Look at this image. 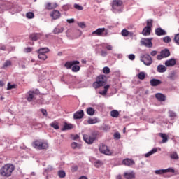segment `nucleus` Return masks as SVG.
Here are the masks:
<instances>
[{"instance_id":"obj_1","label":"nucleus","mask_w":179,"mask_h":179,"mask_svg":"<svg viewBox=\"0 0 179 179\" xmlns=\"http://www.w3.org/2000/svg\"><path fill=\"white\" fill-rule=\"evenodd\" d=\"M13 171H15V165L6 164L0 169V175L2 177H10Z\"/></svg>"},{"instance_id":"obj_2","label":"nucleus","mask_w":179,"mask_h":179,"mask_svg":"<svg viewBox=\"0 0 179 179\" xmlns=\"http://www.w3.org/2000/svg\"><path fill=\"white\" fill-rule=\"evenodd\" d=\"M92 36H98V37H106L108 36V31L106 28H98L92 33Z\"/></svg>"},{"instance_id":"obj_3","label":"nucleus","mask_w":179,"mask_h":179,"mask_svg":"<svg viewBox=\"0 0 179 179\" xmlns=\"http://www.w3.org/2000/svg\"><path fill=\"white\" fill-rule=\"evenodd\" d=\"M106 83L104 82V76L101 75L96 78V82H94L92 84V86L95 89H99V87H101V86H104Z\"/></svg>"},{"instance_id":"obj_4","label":"nucleus","mask_w":179,"mask_h":179,"mask_svg":"<svg viewBox=\"0 0 179 179\" xmlns=\"http://www.w3.org/2000/svg\"><path fill=\"white\" fill-rule=\"evenodd\" d=\"M35 149H39L40 150L43 149H47L48 148V144L38 140L35 141L33 143Z\"/></svg>"},{"instance_id":"obj_5","label":"nucleus","mask_w":179,"mask_h":179,"mask_svg":"<svg viewBox=\"0 0 179 179\" xmlns=\"http://www.w3.org/2000/svg\"><path fill=\"white\" fill-rule=\"evenodd\" d=\"M99 149V152L103 155H106L107 156H111L113 155V152L104 144H100Z\"/></svg>"},{"instance_id":"obj_6","label":"nucleus","mask_w":179,"mask_h":179,"mask_svg":"<svg viewBox=\"0 0 179 179\" xmlns=\"http://www.w3.org/2000/svg\"><path fill=\"white\" fill-rule=\"evenodd\" d=\"M121 6H122V1L121 0H113L112 2V9L115 11H120L121 9Z\"/></svg>"},{"instance_id":"obj_7","label":"nucleus","mask_w":179,"mask_h":179,"mask_svg":"<svg viewBox=\"0 0 179 179\" xmlns=\"http://www.w3.org/2000/svg\"><path fill=\"white\" fill-rule=\"evenodd\" d=\"M142 62L147 66H149L150 65H152V57L149 55H144L141 58Z\"/></svg>"},{"instance_id":"obj_8","label":"nucleus","mask_w":179,"mask_h":179,"mask_svg":"<svg viewBox=\"0 0 179 179\" xmlns=\"http://www.w3.org/2000/svg\"><path fill=\"white\" fill-rule=\"evenodd\" d=\"M83 139L86 143L88 145H92L94 141H96V137L94 136L83 135Z\"/></svg>"},{"instance_id":"obj_9","label":"nucleus","mask_w":179,"mask_h":179,"mask_svg":"<svg viewBox=\"0 0 179 179\" xmlns=\"http://www.w3.org/2000/svg\"><path fill=\"white\" fill-rule=\"evenodd\" d=\"M142 45H145V47H148V48H152V41L149 38H143L141 41Z\"/></svg>"},{"instance_id":"obj_10","label":"nucleus","mask_w":179,"mask_h":179,"mask_svg":"<svg viewBox=\"0 0 179 179\" xmlns=\"http://www.w3.org/2000/svg\"><path fill=\"white\" fill-rule=\"evenodd\" d=\"M79 64H80V62H79V61L78 60H74V61H71V62H66L64 64V66L67 69H71V68H72V66L73 65H79Z\"/></svg>"},{"instance_id":"obj_11","label":"nucleus","mask_w":179,"mask_h":179,"mask_svg":"<svg viewBox=\"0 0 179 179\" xmlns=\"http://www.w3.org/2000/svg\"><path fill=\"white\" fill-rule=\"evenodd\" d=\"M85 115L83 110L77 111L73 114L74 120H82Z\"/></svg>"},{"instance_id":"obj_12","label":"nucleus","mask_w":179,"mask_h":179,"mask_svg":"<svg viewBox=\"0 0 179 179\" xmlns=\"http://www.w3.org/2000/svg\"><path fill=\"white\" fill-rule=\"evenodd\" d=\"M155 99H157L158 101H166V95L163 94L162 93H157L155 94Z\"/></svg>"},{"instance_id":"obj_13","label":"nucleus","mask_w":179,"mask_h":179,"mask_svg":"<svg viewBox=\"0 0 179 179\" xmlns=\"http://www.w3.org/2000/svg\"><path fill=\"white\" fill-rule=\"evenodd\" d=\"M177 64V60L176 59H170L165 62L166 66H174Z\"/></svg>"},{"instance_id":"obj_14","label":"nucleus","mask_w":179,"mask_h":179,"mask_svg":"<svg viewBox=\"0 0 179 179\" xmlns=\"http://www.w3.org/2000/svg\"><path fill=\"white\" fill-rule=\"evenodd\" d=\"M122 164H124V166H134V164H135V162L132 159H125L122 161Z\"/></svg>"},{"instance_id":"obj_15","label":"nucleus","mask_w":179,"mask_h":179,"mask_svg":"<svg viewBox=\"0 0 179 179\" xmlns=\"http://www.w3.org/2000/svg\"><path fill=\"white\" fill-rule=\"evenodd\" d=\"M155 34L156 36H166V34H167V33L166 32V31H164V29H162V28H157L155 29Z\"/></svg>"},{"instance_id":"obj_16","label":"nucleus","mask_w":179,"mask_h":179,"mask_svg":"<svg viewBox=\"0 0 179 179\" xmlns=\"http://www.w3.org/2000/svg\"><path fill=\"white\" fill-rule=\"evenodd\" d=\"M29 38L32 41H37V40H39V38H41V34H31L29 36Z\"/></svg>"},{"instance_id":"obj_17","label":"nucleus","mask_w":179,"mask_h":179,"mask_svg":"<svg viewBox=\"0 0 179 179\" xmlns=\"http://www.w3.org/2000/svg\"><path fill=\"white\" fill-rule=\"evenodd\" d=\"M34 94H36V92L34 91H29L28 92V96L27 97V101H33L34 99Z\"/></svg>"},{"instance_id":"obj_18","label":"nucleus","mask_w":179,"mask_h":179,"mask_svg":"<svg viewBox=\"0 0 179 179\" xmlns=\"http://www.w3.org/2000/svg\"><path fill=\"white\" fill-rule=\"evenodd\" d=\"M71 129H73V124L69 123H64L62 131H69Z\"/></svg>"},{"instance_id":"obj_19","label":"nucleus","mask_w":179,"mask_h":179,"mask_svg":"<svg viewBox=\"0 0 179 179\" xmlns=\"http://www.w3.org/2000/svg\"><path fill=\"white\" fill-rule=\"evenodd\" d=\"M150 83L151 86H159V85H162V81L160 80L153 78L150 80Z\"/></svg>"},{"instance_id":"obj_20","label":"nucleus","mask_w":179,"mask_h":179,"mask_svg":"<svg viewBox=\"0 0 179 179\" xmlns=\"http://www.w3.org/2000/svg\"><path fill=\"white\" fill-rule=\"evenodd\" d=\"M159 136L162 138V143H166L169 141V136L164 133H159Z\"/></svg>"},{"instance_id":"obj_21","label":"nucleus","mask_w":179,"mask_h":179,"mask_svg":"<svg viewBox=\"0 0 179 179\" xmlns=\"http://www.w3.org/2000/svg\"><path fill=\"white\" fill-rule=\"evenodd\" d=\"M157 69V72H159V73H163L164 72H166V71H167V68H166V66L164 65H159Z\"/></svg>"},{"instance_id":"obj_22","label":"nucleus","mask_w":179,"mask_h":179,"mask_svg":"<svg viewBox=\"0 0 179 179\" xmlns=\"http://www.w3.org/2000/svg\"><path fill=\"white\" fill-rule=\"evenodd\" d=\"M51 16L53 19H59L61 13H59V11L55 10L52 13Z\"/></svg>"},{"instance_id":"obj_23","label":"nucleus","mask_w":179,"mask_h":179,"mask_svg":"<svg viewBox=\"0 0 179 179\" xmlns=\"http://www.w3.org/2000/svg\"><path fill=\"white\" fill-rule=\"evenodd\" d=\"M37 52L38 55H40L41 53L45 55L47 54V52H50V49H48V48H42L38 50Z\"/></svg>"},{"instance_id":"obj_24","label":"nucleus","mask_w":179,"mask_h":179,"mask_svg":"<svg viewBox=\"0 0 179 179\" xmlns=\"http://www.w3.org/2000/svg\"><path fill=\"white\" fill-rule=\"evenodd\" d=\"M108 89H110V85H107L104 86L103 91H99V94H101V96H106L107 94V92L108 91Z\"/></svg>"},{"instance_id":"obj_25","label":"nucleus","mask_w":179,"mask_h":179,"mask_svg":"<svg viewBox=\"0 0 179 179\" xmlns=\"http://www.w3.org/2000/svg\"><path fill=\"white\" fill-rule=\"evenodd\" d=\"M110 116L113 117V118H118V117H120V112L117 110H113L110 111Z\"/></svg>"},{"instance_id":"obj_26","label":"nucleus","mask_w":179,"mask_h":179,"mask_svg":"<svg viewBox=\"0 0 179 179\" xmlns=\"http://www.w3.org/2000/svg\"><path fill=\"white\" fill-rule=\"evenodd\" d=\"M161 53H162V57L164 58H167V57H170V50H169L168 49H165L164 50H162Z\"/></svg>"},{"instance_id":"obj_27","label":"nucleus","mask_w":179,"mask_h":179,"mask_svg":"<svg viewBox=\"0 0 179 179\" xmlns=\"http://www.w3.org/2000/svg\"><path fill=\"white\" fill-rule=\"evenodd\" d=\"M150 30H152V28L145 27L143 30V36H150Z\"/></svg>"},{"instance_id":"obj_28","label":"nucleus","mask_w":179,"mask_h":179,"mask_svg":"<svg viewBox=\"0 0 179 179\" xmlns=\"http://www.w3.org/2000/svg\"><path fill=\"white\" fill-rule=\"evenodd\" d=\"M97 122H99V119H97V117H95V118L90 117L87 120V124H97Z\"/></svg>"},{"instance_id":"obj_29","label":"nucleus","mask_w":179,"mask_h":179,"mask_svg":"<svg viewBox=\"0 0 179 179\" xmlns=\"http://www.w3.org/2000/svg\"><path fill=\"white\" fill-rule=\"evenodd\" d=\"M58 5L57 3L55 4H51V3H46L45 8L48 9V10H51L52 9H54L55 8H57Z\"/></svg>"},{"instance_id":"obj_30","label":"nucleus","mask_w":179,"mask_h":179,"mask_svg":"<svg viewBox=\"0 0 179 179\" xmlns=\"http://www.w3.org/2000/svg\"><path fill=\"white\" fill-rule=\"evenodd\" d=\"M71 146L73 149H82V145L76 142L71 143Z\"/></svg>"},{"instance_id":"obj_31","label":"nucleus","mask_w":179,"mask_h":179,"mask_svg":"<svg viewBox=\"0 0 179 179\" xmlns=\"http://www.w3.org/2000/svg\"><path fill=\"white\" fill-rule=\"evenodd\" d=\"M94 113H96V110H94V108L90 107L87 108V114H88V115H94Z\"/></svg>"},{"instance_id":"obj_32","label":"nucleus","mask_w":179,"mask_h":179,"mask_svg":"<svg viewBox=\"0 0 179 179\" xmlns=\"http://www.w3.org/2000/svg\"><path fill=\"white\" fill-rule=\"evenodd\" d=\"M64 31L63 27H56L53 30L54 34H59V33H62Z\"/></svg>"},{"instance_id":"obj_33","label":"nucleus","mask_w":179,"mask_h":179,"mask_svg":"<svg viewBox=\"0 0 179 179\" xmlns=\"http://www.w3.org/2000/svg\"><path fill=\"white\" fill-rule=\"evenodd\" d=\"M124 177L127 179H133L135 178V174L134 173H125Z\"/></svg>"},{"instance_id":"obj_34","label":"nucleus","mask_w":179,"mask_h":179,"mask_svg":"<svg viewBox=\"0 0 179 179\" xmlns=\"http://www.w3.org/2000/svg\"><path fill=\"white\" fill-rule=\"evenodd\" d=\"M157 152V148H154L151 151L148 152L145 155V157H149V156H152V155L156 153Z\"/></svg>"},{"instance_id":"obj_35","label":"nucleus","mask_w":179,"mask_h":179,"mask_svg":"<svg viewBox=\"0 0 179 179\" xmlns=\"http://www.w3.org/2000/svg\"><path fill=\"white\" fill-rule=\"evenodd\" d=\"M170 157L173 160H178V154H177V152H173L171 154Z\"/></svg>"},{"instance_id":"obj_36","label":"nucleus","mask_w":179,"mask_h":179,"mask_svg":"<svg viewBox=\"0 0 179 179\" xmlns=\"http://www.w3.org/2000/svg\"><path fill=\"white\" fill-rule=\"evenodd\" d=\"M10 65H12V62L10 60L6 61L3 65V69H6V68L10 66Z\"/></svg>"},{"instance_id":"obj_37","label":"nucleus","mask_w":179,"mask_h":179,"mask_svg":"<svg viewBox=\"0 0 179 179\" xmlns=\"http://www.w3.org/2000/svg\"><path fill=\"white\" fill-rule=\"evenodd\" d=\"M58 176L60 178H65L66 173L63 170H60L58 171Z\"/></svg>"},{"instance_id":"obj_38","label":"nucleus","mask_w":179,"mask_h":179,"mask_svg":"<svg viewBox=\"0 0 179 179\" xmlns=\"http://www.w3.org/2000/svg\"><path fill=\"white\" fill-rule=\"evenodd\" d=\"M38 57L39 59H42L43 61H45V59H47L48 58V57H47V55L42 54V53L39 54L38 55Z\"/></svg>"},{"instance_id":"obj_39","label":"nucleus","mask_w":179,"mask_h":179,"mask_svg":"<svg viewBox=\"0 0 179 179\" xmlns=\"http://www.w3.org/2000/svg\"><path fill=\"white\" fill-rule=\"evenodd\" d=\"M145 77H146V75H145V73L143 72H140L138 74V79H140V80H143V79H145Z\"/></svg>"},{"instance_id":"obj_40","label":"nucleus","mask_w":179,"mask_h":179,"mask_svg":"<svg viewBox=\"0 0 179 179\" xmlns=\"http://www.w3.org/2000/svg\"><path fill=\"white\" fill-rule=\"evenodd\" d=\"M72 71L73 72H79V71H80V66L75 64L72 67Z\"/></svg>"},{"instance_id":"obj_41","label":"nucleus","mask_w":179,"mask_h":179,"mask_svg":"<svg viewBox=\"0 0 179 179\" xmlns=\"http://www.w3.org/2000/svg\"><path fill=\"white\" fill-rule=\"evenodd\" d=\"M103 162L98 160L96 162H94V166L99 169V167H101V166H103Z\"/></svg>"},{"instance_id":"obj_42","label":"nucleus","mask_w":179,"mask_h":179,"mask_svg":"<svg viewBox=\"0 0 179 179\" xmlns=\"http://www.w3.org/2000/svg\"><path fill=\"white\" fill-rule=\"evenodd\" d=\"M12 89H16V85H11L10 83H8L7 90H10Z\"/></svg>"},{"instance_id":"obj_43","label":"nucleus","mask_w":179,"mask_h":179,"mask_svg":"<svg viewBox=\"0 0 179 179\" xmlns=\"http://www.w3.org/2000/svg\"><path fill=\"white\" fill-rule=\"evenodd\" d=\"M169 117L172 118V120H174L177 117V114H176L175 112L173 111H170L169 112Z\"/></svg>"},{"instance_id":"obj_44","label":"nucleus","mask_w":179,"mask_h":179,"mask_svg":"<svg viewBox=\"0 0 179 179\" xmlns=\"http://www.w3.org/2000/svg\"><path fill=\"white\" fill-rule=\"evenodd\" d=\"M26 16L27 19H33V17H34V13L29 12L26 14Z\"/></svg>"},{"instance_id":"obj_45","label":"nucleus","mask_w":179,"mask_h":179,"mask_svg":"<svg viewBox=\"0 0 179 179\" xmlns=\"http://www.w3.org/2000/svg\"><path fill=\"white\" fill-rule=\"evenodd\" d=\"M103 73H105V75H108V73H110V71L108 67L106 66L103 69Z\"/></svg>"},{"instance_id":"obj_46","label":"nucleus","mask_w":179,"mask_h":179,"mask_svg":"<svg viewBox=\"0 0 179 179\" xmlns=\"http://www.w3.org/2000/svg\"><path fill=\"white\" fill-rule=\"evenodd\" d=\"M129 34V31H128V30L127 29H123L122 31V36H123L124 37H127V36Z\"/></svg>"},{"instance_id":"obj_47","label":"nucleus","mask_w":179,"mask_h":179,"mask_svg":"<svg viewBox=\"0 0 179 179\" xmlns=\"http://www.w3.org/2000/svg\"><path fill=\"white\" fill-rule=\"evenodd\" d=\"M152 23H153V20H147V26L145 27H149L150 29H152Z\"/></svg>"},{"instance_id":"obj_48","label":"nucleus","mask_w":179,"mask_h":179,"mask_svg":"<svg viewBox=\"0 0 179 179\" xmlns=\"http://www.w3.org/2000/svg\"><path fill=\"white\" fill-rule=\"evenodd\" d=\"M164 173H175V170L173 168H168L166 169H164Z\"/></svg>"},{"instance_id":"obj_49","label":"nucleus","mask_w":179,"mask_h":179,"mask_svg":"<svg viewBox=\"0 0 179 179\" xmlns=\"http://www.w3.org/2000/svg\"><path fill=\"white\" fill-rule=\"evenodd\" d=\"M50 127H52V128H54L55 129H59V126L58 125V123H52L50 124Z\"/></svg>"},{"instance_id":"obj_50","label":"nucleus","mask_w":179,"mask_h":179,"mask_svg":"<svg viewBox=\"0 0 179 179\" xmlns=\"http://www.w3.org/2000/svg\"><path fill=\"white\" fill-rule=\"evenodd\" d=\"M163 41L164 43H171V38H170V36H165L164 38H163Z\"/></svg>"},{"instance_id":"obj_51","label":"nucleus","mask_w":179,"mask_h":179,"mask_svg":"<svg viewBox=\"0 0 179 179\" xmlns=\"http://www.w3.org/2000/svg\"><path fill=\"white\" fill-rule=\"evenodd\" d=\"M74 8L78 10H83V7L82 6H80L79 4H74Z\"/></svg>"},{"instance_id":"obj_52","label":"nucleus","mask_w":179,"mask_h":179,"mask_svg":"<svg viewBox=\"0 0 179 179\" xmlns=\"http://www.w3.org/2000/svg\"><path fill=\"white\" fill-rule=\"evenodd\" d=\"M78 25L79 26V27H80L81 29H86V24H85V22H78Z\"/></svg>"},{"instance_id":"obj_53","label":"nucleus","mask_w":179,"mask_h":179,"mask_svg":"<svg viewBox=\"0 0 179 179\" xmlns=\"http://www.w3.org/2000/svg\"><path fill=\"white\" fill-rule=\"evenodd\" d=\"M115 139H120L121 138V134L120 133L116 132L113 135Z\"/></svg>"},{"instance_id":"obj_54","label":"nucleus","mask_w":179,"mask_h":179,"mask_svg":"<svg viewBox=\"0 0 179 179\" xmlns=\"http://www.w3.org/2000/svg\"><path fill=\"white\" fill-rule=\"evenodd\" d=\"M164 169H159L155 171V174H164Z\"/></svg>"},{"instance_id":"obj_55","label":"nucleus","mask_w":179,"mask_h":179,"mask_svg":"<svg viewBox=\"0 0 179 179\" xmlns=\"http://www.w3.org/2000/svg\"><path fill=\"white\" fill-rule=\"evenodd\" d=\"M106 48L108 50V51H111L113 50V45H108V43H107Z\"/></svg>"},{"instance_id":"obj_56","label":"nucleus","mask_w":179,"mask_h":179,"mask_svg":"<svg viewBox=\"0 0 179 179\" xmlns=\"http://www.w3.org/2000/svg\"><path fill=\"white\" fill-rule=\"evenodd\" d=\"M128 58L131 61H134V59H135V55L134 54L129 55Z\"/></svg>"},{"instance_id":"obj_57","label":"nucleus","mask_w":179,"mask_h":179,"mask_svg":"<svg viewBox=\"0 0 179 179\" xmlns=\"http://www.w3.org/2000/svg\"><path fill=\"white\" fill-rule=\"evenodd\" d=\"M41 111L43 115H45V117H47V115H48L47 110H45V109H41Z\"/></svg>"},{"instance_id":"obj_58","label":"nucleus","mask_w":179,"mask_h":179,"mask_svg":"<svg viewBox=\"0 0 179 179\" xmlns=\"http://www.w3.org/2000/svg\"><path fill=\"white\" fill-rule=\"evenodd\" d=\"M32 50L33 49L31 48H24L25 52H31Z\"/></svg>"},{"instance_id":"obj_59","label":"nucleus","mask_w":179,"mask_h":179,"mask_svg":"<svg viewBox=\"0 0 179 179\" xmlns=\"http://www.w3.org/2000/svg\"><path fill=\"white\" fill-rule=\"evenodd\" d=\"M78 170V166H72L71 168V171L73 173H75V171H76Z\"/></svg>"},{"instance_id":"obj_60","label":"nucleus","mask_w":179,"mask_h":179,"mask_svg":"<svg viewBox=\"0 0 179 179\" xmlns=\"http://www.w3.org/2000/svg\"><path fill=\"white\" fill-rule=\"evenodd\" d=\"M163 58H164V57L162 56V53H160V55H158L157 56V59H158V60L163 59Z\"/></svg>"},{"instance_id":"obj_61","label":"nucleus","mask_w":179,"mask_h":179,"mask_svg":"<svg viewBox=\"0 0 179 179\" xmlns=\"http://www.w3.org/2000/svg\"><path fill=\"white\" fill-rule=\"evenodd\" d=\"M73 141H76V140L79 139V135H78V134L73 135Z\"/></svg>"},{"instance_id":"obj_62","label":"nucleus","mask_w":179,"mask_h":179,"mask_svg":"<svg viewBox=\"0 0 179 179\" xmlns=\"http://www.w3.org/2000/svg\"><path fill=\"white\" fill-rule=\"evenodd\" d=\"M67 23H75V20L73 18L69 19L67 20Z\"/></svg>"},{"instance_id":"obj_63","label":"nucleus","mask_w":179,"mask_h":179,"mask_svg":"<svg viewBox=\"0 0 179 179\" xmlns=\"http://www.w3.org/2000/svg\"><path fill=\"white\" fill-rule=\"evenodd\" d=\"M101 55H102V57H106V55H107V52L104 51V50H102L101 52Z\"/></svg>"},{"instance_id":"obj_64","label":"nucleus","mask_w":179,"mask_h":179,"mask_svg":"<svg viewBox=\"0 0 179 179\" xmlns=\"http://www.w3.org/2000/svg\"><path fill=\"white\" fill-rule=\"evenodd\" d=\"M150 54H151V55H152V57H155V55H156L157 54V51L153 50V51L151 52Z\"/></svg>"}]
</instances>
